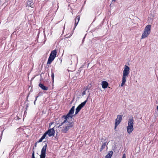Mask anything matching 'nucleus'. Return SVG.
<instances>
[{"label":"nucleus","instance_id":"f257e3e1","mask_svg":"<svg viewBox=\"0 0 158 158\" xmlns=\"http://www.w3.org/2000/svg\"><path fill=\"white\" fill-rule=\"evenodd\" d=\"M130 73V68L126 65H125L124 69L123 71V74L122 78V83L121 84V86H123L126 82V78Z\"/></svg>","mask_w":158,"mask_h":158},{"label":"nucleus","instance_id":"f03ea898","mask_svg":"<svg viewBox=\"0 0 158 158\" xmlns=\"http://www.w3.org/2000/svg\"><path fill=\"white\" fill-rule=\"evenodd\" d=\"M133 118L132 117L129 119L128 126L127 127V131L129 134H131L134 130L133 127Z\"/></svg>","mask_w":158,"mask_h":158},{"label":"nucleus","instance_id":"7ed1b4c3","mask_svg":"<svg viewBox=\"0 0 158 158\" xmlns=\"http://www.w3.org/2000/svg\"><path fill=\"white\" fill-rule=\"evenodd\" d=\"M57 53L56 50L52 51L50 55L47 62L48 64H50L56 57Z\"/></svg>","mask_w":158,"mask_h":158},{"label":"nucleus","instance_id":"20e7f679","mask_svg":"<svg viewBox=\"0 0 158 158\" xmlns=\"http://www.w3.org/2000/svg\"><path fill=\"white\" fill-rule=\"evenodd\" d=\"M90 95V93H89L87 99L86 100H85L84 102L81 103L77 107V108L76 109L75 113V114H74V115H76L78 113L79 111L81 109L82 107H83L85 105L87 101L88 98L89 96Z\"/></svg>","mask_w":158,"mask_h":158},{"label":"nucleus","instance_id":"39448f33","mask_svg":"<svg viewBox=\"0 0 158 158\" xmlns=\"http://www.w3.org/2000/svg\"><path fill=\"white\" fill-rule=\"evenodd\" d=\"M43 143H45V145L43 146L41 150L40 158H45L46 157V151L48 142L44 141Z\"/></svg>","mask_w":158,"mask_h":158},{"label":"nucleus","instance_id":"423d86ee","mask_svg":"<svg viewBox=\"0 0 158 158\" xmlns=\"http://www.w3.org/2000/svg\"><path fill=\"white\" fill-rule=\"evenodd\" d=\"M74 115L72 114L69 113L66 114L62 116V118H64L65 121H67V122L69 123V119H72Z\"/></svg>","mask_w":158,"mask_h":158},{"label":"nucleus","instance_id":"0eeeda50","mask_svg":"<svg viewBox=\"0 0 158 158\" xmlns=\"http://www.w3.org/2000/svg\"><path fill=\"white\" fill-rule=\"evenodd\" d=\"M122 120V115H117V118L115 119V129L117 126L118 125Z\"/></svg>","mask_w":158,"mask_h":158},{"label":"nucleus","instance_id":"6e6552de","mask_svg":"<svg viewBox=\"0 0 158 158\" xmlns=\"http://www.w3.org/2000/svg\"><path fill=\"white\" fill-rule=\"evenodd\" d=\"M49 137L54 136L55 133V131L53 128L49 129L46 131Z\"/></svg>","mask_w":158,"mask_h":158},{"label":"nucleus","instance_id":"1a4fd4ad","mask_svg":"<svg viewBox=\"0 0 158 158\" xmlns=\"http://www.w3.org/2000/svg\"><path fill=\"white\" fill-rule=\"evenodd\" d=\"M27 7L29 8L30 7H31V8H33L34 5V3L33 2L32 0H28L27 1Z\"/></svg>","mask_w":158,"mask_h":158},{"label":"nucleus","instance_id":"9d476101","mask_svg":"<svg viewBox=\"0 0 158 158\" xmlns=\"http://www.w3.org/2000/svg\"><path fill=\"white\" fill-rule=\"evenodd\" d=\"M151 25H147L144 29V31L147 32V33H148L150 34L151 32Z\"/></svg>","mask_w":158,"mask_h":158},{"label":"nucleus","instance_id":"9b49d317","mask_svg":"<svg viewBox=\"0 0 158 158\" xmlns=\"http://www.w3.org/2000/svg\"><path fill=\"white\" fill-rule=\"evenodd\" d=\"M80 18V16L79 15H78L76 17L75 20V24H74V27L73 30L77 26V24H78V22L79 21Z\"/></svg>","mask_w":158,"mask_h":158},{"label":"nucleus","instance_id":"f8f14e48","mask_svg":"<svg viewBox=\"0 0 158 158\" xmlns=\"http://www.w3.org/2000/svg\"><path fill=\"white\" fill-rule=\"evenodd\" d=\"M102 87L104 89H105L107 87L108 84L107 81H104L102 82Z\"/></svg>","mask_w":158,"mask_h":158},{"label":"nucleus","instance_id":"ddd939ff","mask_svg":"<svg viewBox=\"0 0 158 158\" xmlns=\"http://www.w3.org/2000/svg\"><path fill=\"white\" fill-rule=\"evenodd\" d=\"M39 86L43 90H47L48 89V87L44 85L41 83H40L39 84Z\"/></svg>","mask_w":158,"mask_h":158},{"label":"nucleus","instance_id":"4468645a","mask_svg":"<svg viewBox=\"0 0 158 158\" xmlns=\"http://www.w3.org/2000/svg\"><path fill=\"white\" fill-rule=\"evenodd\" d=\"M69 128L68 126H66L61 129V131L63 133H66L68 131Z\"/></svg>","mask_w":158,"mask_h":158},{"label":"nucleus","instance_id":"2eb2a0df","mask_svg":"<svg viewBox=\"0 0 158 158\" xmlns=\"http://www.w3.org/2000/svg\"><path fill=\"white\" fill-rule=\"evenodd\" d=\"M113 154V152L112 151H109L108 154L105 156V158H111Z\"/></svg>","mask_w":158,"mask_h":158},{"label":"nucleus","instance_id":"dca6fc26","mask_svg":"<svg viewBox=\"0 0 158 158\" xmlns=\"http://www.w3.org/2000/svg\"><path fill=\"white\" fill-rule=\"evenodd\" d=\"M148 33H147V32L144 31L143 33L142 34L141 39H144L147 37V36L149 35Z\"/></svg>","mask_w":158,"mask_h":158},{"label":"nucleus","instance_id":"f3484780","mask_svg":"<svg viewBox=\"0 0 158 158\" xmlns=\"http://www.w3.org/2000/svg\"><path fill=\"white\" fill-rule=\"evenodd\" d=\"M74 108H75V106H73L71 108L70 110H69L68 113L72 114L73 115V114L74 113Z\"/></svg>","mask_w":158,"mask_h":158},{"label":"nucleus","instance_id":"a211bd4d","mask_svg":"<svg viewBox=\"0 0 158 158\" xmlns=\"http://www.w3.org/2000/svg\"><path fill=\"white\" fill-rule=\"evenodd\" d=\"M106 142H105L103 143V144L102 145V146H101V148H100V151L101 152L102 151V150L104 149L105 148V147L106 145Z\"/></svg>","mask_w":158,"mask_h":158},{"label":"nucleus","instance_id":"6ab92c4d","mask_svg":"<svg viewBox=\"0 0 158 158\" xmlns=\"http://www.w3.org/2000/svg\"><path fill=\"white\" fill-rule=\"evenodd\" d=\"M73 126V122H72L71 123H69V125H68L67 126H68L70 128L72 127Z\"/></svg>","mask_w":158,"mask_h":158},{"label":"nucleus","instance_id":"aec40b11","mask_svg":"<svg viewBox=\"0 0 158 158\" xmlns=\"http://www.w3.org/2000/svg\"><path fill=\"white\" fill-rule=\"evenodd\" d=\"M92 85L91 84H90L89 85H88L86 87V89H90V88L92 87Z\"/></svg>","mask_w":158,"mask_h":158},{"label":"nucleus","instance_id":"412c9836","mask_svg":"<svg viewBox=\"0 0 158 158\" xmlns=\"http://www.w3.org/2000/svg\"><path fill=\"white\" fill-rule=\"evenodd\" d=\"M66 122H67V121H65V120L62 123H61L58 126L59 128H60V126H62L63 124L66 123Z\"/></svg>","mask_w":158,"mask_h":158},{"label":"nucleus","instance_id":"4be33fe9","mask_svg":"<svg viewBox=\"0 0 158 158\" xmlns=\"http://www.w3.org/2000/svg\"><path fill=\"white\" fill-rule=\"evenodd\" d=\"M51 77L52 80L53 81L54 78V74L52 72Z\"/></svg>","mask_w":158,"mask_h":158},{"label":"nucleus","instance_id":"5701e85b","mask_svg":"<svg viewBox=\"0 0 158 158\" xmlns=\"http://www.w3.org/2000/svg\"><path fill=\"white\" fill-rule=\"evenodd\" d=\"M48 135V133H47V131H46L43 135V136H42V138H43L44 139L46 136L47 135Z\"/></svg>","mask_w":158,"mask_h":158},{"label":"nucleus","instance_id":"b1692460","mask_svg":"<svg viewBox=\"0 0 158 158\" xmlns=\"http://www.w3.org/2000/svg\"><path fill=\"white\" fill-rule=\"evenodd\" d=\"M43 139H44L43 138H42V137H41V138L39 140L37 141V142L38 143L41 142L42 141V140H43Z\"/></svg>","mask_w":158,"mask_h":158},{"label":"nucleus","instance_id":"393cba45","mask_svg":"<svg viewBox=\"0 0 158 158\" xmlns=\"http://www.w3.org/2000/svg\"><path fill=\"white\" fill-rule=\"evenodd\" d=\"M86 89H85V90L83 91V92L82 93V96H83L84 95H85L86 94Z\"/></svg>","mask_w":158,"mask_h":158},{"label":"nucleus","instance_id":"a878e982","mask_svg":"<svg viewBox=\"0 0 158 158\" xmlns=\"http://www.w3.org/2000/svg\"><path fill=\"white\" fill-rule=\"evenodd\" d=\"M31 158H35V153L34 151H33V153H32Z\"/></svg>","mask_w":158,"mask_h":158},{"label":"nucleus","instance_id":"bb28decb","mask_svg":"<svg viewBox=\"0 0 158 158\" xmlns=\"http://www.w3.org/2000/svg\"><path fill=\"white\" fill-rule=\"evenodd\" d=\"M38 97V96H36L35 97V99L34 102V105L35 104V102H36V100H37V98Z\"/></svg>","mask_w":158,"mask_h":158},{"label":"nucleus","instance_id":"cd10ccee","mask_svg":"<svg viewBox=\"0 0 158 158\" xmlns=\"http://www.w3.org/2000/svg\"><path fill=\"white\" fill-rule=\"evenodd\" d=\"M122 158H126V156L125 154H124L123 155Z\"/></svg>","mask_w":158,"mask_h":158},{"label":"nucleus","instance_id":"c85d7f7f","mask_svg":"<svg viewBox=\"0 0 158 158\" xmlns=\"http://www.w3.org/2000/svg\"><path fill=\"white\" fill-rule=\"evenodd\" d=\"M38 143L37 142H36V143H35V146L36 147V145H37V143Z\"/></svg>","mask_w":158,"mask_h":158},{"label":"nucleus","instance_id":"c756f323","mask_svg":"<svg viewBox=\"0 0 158 158\" xmlns=\"http://www.w3.org/2000/svg\"><path fill=\"white\" fill-rule=\"evenodd\" d=\"M53 123H49V127H50V126H51L52 124Z\"/></svg>","mask_w":158,"mask_h":158},{"label":"nucleus","instance_id":"7c9ffc66","mask_svg":"<svg viewBox=\"0 0 158 158\" xmlns=\"http://www.w3.org/2000/svg\"><path fill=\"white\" fill-rule=\"evenodd\" d=\"M85 37L83 38V40H82V42H83V41H84V39H85Z\"/></svg>","mask_w":158,"mask_h":158},{"label":"nucleus","instance_id":"2f4dec72","mask_svg":"<svg viewBox=\"0 0 158 158\" xmlns=\"http://www.w3.org/2000/svg\"><path fill=\"white\" fill-rule=\"evenodd\" d=\"M156 109H157V110H158V106H157Z\"/></svg>","mask_w":158,"mask_h":158},{"label":"nucleus","instance_id":"473e14b6","mask_svg":"<svg viewBox=\"0 0 158 158\" xmlns=\"http://www.w3.org/2000/svg\"><path fill=\"white\" fill-rule=\"evenodd\" d=\"M28 96H29V95L27 96V99L28 98Z\"/></svg>","mask_w":158,"mask_h":158},{"label":"nucleus","instance_id":"72a5a7b5","mask_svg":"<svg viewBox=\"0 0 158 158\" xmlns=\"http://www.w3.org/2000/svg\"><path fill=\"white\" fill-rule=\"evenodd\" d=\"M116 0H112V1H115Z\"/></svg>","mask_w":158,"mask_h":158}]
</instances>
